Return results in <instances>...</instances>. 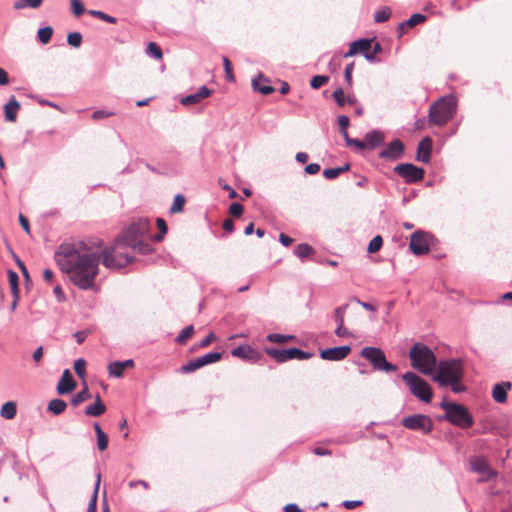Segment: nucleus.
I'll use <instances>...</instances> for the list:
<instances>
[{"label":"nucleus","mask_w":512,"mask_h":512,"mask_svg":"<svg viewBox=\"0 0 512 512\" xmlns=\"http://www.w3.org/2000/svg\"><path fill=\"white\" fill-rule=\"evenodd\" d=\"M440 408L445 411V419L453 425L461 428H469L473 425L474 420L468 409L458 403L443 401Z\"/></svg>","instance_id":"nucleus-7"},{"label":"nucleus","mask_w":512,"mask_h":512,"mask_svg":"<svg viewBox=\"0 0 512 512\" xmlns=\"http://www.w3.org/2000/svg\"><path fill=\"white\" fill-rule=\"evenodd\" d=\"M361 356L368 360L374 369L385 372H394L397 366L388 362L384 352L376 347H364L361 350Z\"/></svg>","instance_id":"nucleus-9"},{"label":"nucleus","mask_w":512,"mask_h":512,"mask_svg":"<svg viewBox=\"0 0 512 512\" xmlns=\"http://www.w3.org/2000/svg\"><path fill=\"white\" fill-rule=\"evenodd\" d=\"M427 234L420 230L411 235L409 248L413 254L420 256L427 254L430 251Z\"/></svg>","instance_id":"nucleus-14"},{"label":"nucleus","mask_w":512,"mask_h":512,"mask_svg":"<svg viewBox=\"0 0 512 512\" xmlns=\"http://www.w3.org/2000/svg\"><path fill=\"white\" fill-rule=\"evenodd\" d=\"M340 175V170L336 168H328L323 171V176L328 179H336Z\"/></svg>","instance_id":"nucleus-55"},{"label":"nucleus","mask_w":512,"mask_h":512,"mask_svg":"<svg viewBox=\"0 0 512 512\" xmlns=\"http://www.w3.org/2000/svg\"><path fill=\"white\" fill-rule=\"evenodd\" d=\"M426 20V16L421 13L413 14L407 21L402 22L398 26L399 36H402L405 31V27H414L420 23H423Z\"/></svg>","instance_id":"nucleus-28"},{"label":"nucleus","mask_w":512,"mask_h":512,"mask_svg":"<svg viewBox=\"0 0 512 512\" xmlns=\"http://www.w3.org/2000/svg\"><path fill=\"white\" fill-rule=\"evenodd\" d=\"M229 212L233 217H240L243 213V206L240 203H232Z\"/></svg>","instance_id":"nucleus-54"},{"label":"nucleus","mask_w":512,"mask_h":512,"mask_svg":"<svg viewBox=\"0 0 512 512\" xmlns=\"http://www.w3.org/2000/svg\"><path fill=\"white\" fill-rule=\"evenodd\" d=\"M283 511L284 512H303L302 509H300L298 507V505L294 504V503H289V504L285 505L283 508Z\"/></svg>","instance_id":"nucleus-64"},{"label":"nucleus","mask_w":512,"mask_h":512,"mask_svg":"<svg viewBox=\"0 0 512 512\" xmlns=\"http://www.w3.org/2000/svg\"><path fill=\"white\" fill-rule=\"evenodd\" d=\"M52 34L53 28L46 26L38 30L37 37L42 44H47L51 40Z\"/></svg>","instance_id":"nucleus-39"},{"label":"nucleus","mask_w":512,"mask_h":512,"mask_svg":"<svg viewBox=\"0 0 512 512\" xmlns=\"http://www.w3.org/2000/svg\"><path fill=\"white\" fill-rule=\"evenodd\" d=\"M117 244H123L142 255L153 252L151 226L146 218L133 221L122 234L116 238Z\"/></svg>","instance_id":"nucleus-2"},{"label":"nucleus","mask_w":512,"mask_h":512,"mask_svg":"<svg viewBox=\"0 0 512 512\" xmlns=\"http://www.w3.org/2000/svg\"><path fill=\"white\" fill-rule=\"evenodd\" d=\"M67 43L74 48L80 47L82 43V35L79 32H70L67 35Z\"/></svg>","instance_id":"nucleus-44"},{"label":"nucleus","mask_w":512,"mask_h":512,"mask_svg":"<svg viewBox=\"0 0 512 512\" xmlns=\"http://www.w3.org/2000/svg\"><path fill=\"white\" fill-rule=\"evenodd\" d=\"M469 463L472 471L484 475L487 479L496 475L487 460L483 457H473L470 459Z\"/></svg>","instance_id":"nucleus-18"},{"label":"nucleus","mask_w":512,"mask_h":512,"mask_svg":"<svg viewBox=\"0 0 512 512\" xmlns=\"http://www.w3.org/2000/svg\"><path fill=\"white\" fill-rule=\"evenodd\" d=\"M157 227L160 230L159 234L152 235V241L160 242L163 240V235L167 233V224L162 218H157Z\"/></svg>","instance_id":"nucleus-42"},{"label":"nucleus","mask_w":512,"mask_h":512,"mask_svg":"<svg viewBox=\"0 0 512 512\" xmlns=\"http://www.w3.org/2000/svg\"><path fill=\"white\" fill-rule=\"evenodd\" d=\"M71 8L73 14L77 17L81 16L85 11L84 5L80 0H71Z\"/></svg>","instance_id":"nucleus-51"},{"label":"nucleus","mask_w":512,"mask_h":512,"mask_svg":"<svg viewBox=\"0 0 512 512\" xmlns=\"http://www.w3.org/2000/svg\"><path fill=\"white\" fill-rule=\"evenodd\" d=\"M216 339V336L214 333H209L201 342L200 347H207L209 346L214 340Z\"/></svg>","instance_id":"nucleus-61"},{"label":"nucleus","mask_w":512,"mask_h":512,"mask_svg":"<svg viewBox=\"0 0 512 512\" xmlns=\"http://www.w3.org/2000/svg\"><path fill=\"white\" fill-rule=\"evenodd\" d=\"M107 369L110 377L121 378L124 374V368L121 361H113L109 363Z\"/></svg>","instance_id":"nucleus-33"},{"label":"nucleus","mask_w":512,"mask_h":512,"mask_svg":"<svg viewBox=\"0 0 512 512\" xmlns=\"http://www.w3.org/2000/svg\"><path fill=\"white\" fill-rule=\"evenodd\" d=\"M394 172L401 176L406 183H416L423 180L425 171L410 163H401L394 167Z\"/></svg>","instance_id":"nucleus-13"},{"label":"nucleus","mask_w":512,"mask_h":512,"mask_svg":"<svg viewBox=\"0 0 512 512\" xmlns=\"http://www.w3.org/2000/svg\"><path fill=\"white\" fill-rule=\"evenodd\" d=\"M347 308H348V305L345 304L343 306L336 308L334 311V318H335V322L337 323V328L335 330V334L338 337H346L349 335L348 330L344 327V315L346 313Z\"/></svg>","instance_id":"nucleus-21"},{"label":"nucleus","mask_w":512,"mask_h":512,"mask_svg":"<svg viewBox=\"0 0 512 512\" xmlns=\"http://www.w3.org/2000/svg\"><path fill=\"white\" fill-rule=\"evenodd\" d=\"M314 253V249L312 246H310L309 244L307 243H301L299 244L295 250H294V254L300 258L301 260H304L306 259L307 257H309L310 255H312Z\"/></svg>","instance_id":"nucleus-31"},{"label":"nucleus","mask_w":512,"mask_h":512,"mask_svg":"<svg viewBox=\"0 0 512 512\" xmlns=\"http://www.w3.org/2000/svg\"><path fill=\"white\" fill-rule=\"evenodd\" d=\"M20 108L19 102L15 99L14 96L10 98L8 103L5 104V119L10 122H14L16 120L17 111Z\"/></svg>","instance_id":"nucleus-27"},{"label":"nucleus","mask_w":512,"mask_h":512,"mask_svg":"<svg viewBox=\"0 0 512 512\" xmlns=\"http://www.w3.org/2000/svg\"><path fill=\"white\" fill-rule=\"evenodd\" d=\"M332 96L340 107H343L346 104V96L342 88L336 89Z\"/></svg>","instance_id":"nucleus-50"},{"label":"nucleus","mask_w":512,"mask_h":512,"mask_svg":"<svg viewBox=\"0 0 512 512\" xmlns=\"http://www.w3.org/2000/svg\"><path fill=\"white\" fill-rule=\"evenodd\" d=\"M89 14L111 24H115L117 22V19L115 17L110 16L99 10H89Z\"/></svg>","instance_id":"nucleus-45"},{"label":"nucleus","mask_w":512,"mask_h":512,"mask_svg":"<svg viewBox=\"0 0 512 512\" xmlns=\"http://www.w3.org/2000/svg\"><path fill=\"white\" fill-rule=\"evenodd\" d=\"M8 277H9V284H10L12 293L13 294H19V289H18L19 277H18V274L16 272L12 271V270H9Z\"/></svg>","instance_id":"nucleus-49"},{"label":"nucleus","mask_w":512,"mask_h":512,"mask_svg":"<svg viewBox=\"0 0 512 512\" xmlns=\"http://www.w3.org/2000/svg\"><path fill=\"white\" fill-rule=\"evenodd\" d=\"M295 338L293 335H284L278 333H270L267 335L266 339L271 343L283 344L288 341H291Z\"/></svg>","instance_id":"nucleus-37"},{"label":"nucleus","mask_w":512,"mask_h":512,"mask_svg":"<svg viewBox=\"0 0 512 512\" xmlns=\"http://www.w3.org/2000/svg\"><path fill=\"white\" fill-rule=\"evenodd\" d=\"M90 398L91 394L88 390L87 385L84 384V388L73 396L71 403L73 406H78L79 404L86 400H89Z\"/></svg>","instance_id":"nucleus-35"},{"label":"nucleus","mask_w":512,"mask_h":512,"mask_svg":"<svg viewBox=\"0 0 512 512\" xmlns=\"http://www.w3.org/2000/svg\"><path fill=\"white\" fill-rule=\"evenodd\" d=\"M329 80V77L326 75H316L310 81V86L313 89H319L324 84H326Z\"/></svg>","instance_id":"nucleus-47"},{"label":"nucleus","mask_w":512,"mask_h":512,"mask_svg":"<svg viewBox=\"0 0 512 512\" xmlns=\"http://www.w3.org/2000/svg\"><path fill=\"white\" fill-rule=\"evenodd\" d=\"M193 333H194V327L192 325H188L180 331V333L176 337L175 341L178 344L183 345L193 335Z\"/></svg>","instance_id":"nucleus-38"},{"label":"nucleus","mask_w":512,"mask_h":512,"mask_svg":"<svg viewBox=\"0 0 512 512\" xmlns=\"http://www.w3.org/2000/svg\"><path fill=\"white\" fill-rule=\"evenodd\" d=\"M231 355L251 362H257L261 358L260 353L250 345H239L233 348Z\"/></svg>","instance_id":"nucleus-17"},{"label":"nucleus","mask_w":512,"mask_h":512,"mask_svg":"<svg viewBox=\"0 0 512 512\" xmlns=\"http://www.w3.org/2000/svg\"><path fill=\"white\" fill-rule=\"evenodd\" d=\"M75 373L80 377L84 378L86 375V361L82 358L77 359L74 362Z\"/></svg>","instance_id":"nucleus-48"},{"label":"nucleus","mask_w":512,"mask_h":512,"mask_svg":"<svg viewBox=\"0 0 512 512\" xmlns=\"http://www.w3.org/2000/svg\"><path fill=\"white\" fill-rule=\"evenodd\" d=\"M96 478H97V480H96L95 488H94L93 494L90 498L87 512H96V509H97V497H98V490H99L100 478H101V474L99 472L97 473Z\"/></svg>","instance_id":"nucleus-32"},{"label":"nucleus","mask_w":512,"mask_h":512,"mask_svg":"<svg viewBox=\"0 0 512 512\" xmlns=\"http://www.w3.org/2000/svg\"><path fill=\"white\" fill-rule=\"evenodd\" d=\"M433 141L429 136L424 137L418 144L416 159L425 164L431 160Z\"/></svg>","instance_id":"nucleus-19"},{"label":"nucleus","mask_w":512,"mask_h":512,"mask_svg":"<svg viewBox=\"0 0 512 512\" xmlns=\"http://www.w3.org/2000/svg\"><path fill=\"white\" fill-rule=\"evenodd\" d=\"M320 171V165L317 163H310L305 167V172L309 175L317 174Z\"/></svg>","instance_id":"nucleus-58"},{"label":"nucleus","mask_w":512,"mask_h":512,"mask_svg":"<svg viewBox=\"0 0 512 512\" xmlns=\"http://www.w3.org/2000/svg\"><path fill=\"white\" fill-rule=\"evenodd\" d=\"M106 411V406L101 401L100 395L97 394L95 402L87 406L85 414L92 417H99Z\"/></svg>","instance_id":"nucleus-26"},{"label":"nucleus","mask_w":512,"mask_h":512,"mask_svg":"<svg viewBox=\"0 0 512 512\" xmlns=\"http://www.w3.org/2000/svg\"><path fill=\"white\" fill-rule=\"evenodd\" d=\"M354 70V63H350L345 68V80L349 85H352V73Z\"/></svg>","instance_id":"nucleus-57"},{"label":"nucleus","mask_w":512,"mask_h":512,"mask_svg":"<svg viewBox=\"0 0 512 512\" xmlns=\"http://www.w3.org/2000/svg\"><path fill=\"white\" fill-rule=\"evenodd\" d=\"M252 87L255 91L268 95L274 91L273 87L268 84H261L258 79L252 80Z\"/></svg>","instance_id":"nucleus-41"},{"label":"nucleus","mask_w":512,"mask_h":512,"mask_svg":"<svg viewBox=\"0 0 512 512\" xmlns=\"http://www.w3.org/2000/svg\"><path fill=\"white\" fill-rule=\"evenodd\" d=\"M97 446L100 451H104L108 446V436L106 433L97 435Z\"/></svg>","instance_id":"nucleus-53"},{"label":"nucleus","mask_w":512,"mask_h":512,"mask_svg":"<svg viewBox=\"0 0 512 512\" xmlns=\"http://www.w3.org/2000/svg\"><path fill=\"white\" fill-rule=\"evenodd\" d=\"M371 40L369 39H358L352 42L349 46V50L344 54L345 58L352 57L357 53H366L371 48Z\"/></svg>","instance_id":"nucleus-23"},{"label":"nucleus","mask_w":512,"mask_h":512,"mask_svg":"<svg viewBox=\"0 0 512 512\" xmlns=\"http://www.w3.org/2000/svg\"><path fill=\"white\" fill-rule=\"evenodd\" d=\"M265 353L279 363H284L291 359L305 360L313 356V353L296 347L289 349L266 348Z\"/></svg>","instance_id":"nucleus-10"},{"label":"nucleus","mask_w":512,"mask_h":512,"mask_svg":"<svg viewBox=\"0 0 512 512\" xmlns=\"http://www.w3.org/2000/svg\"><path fill=\"white\" fill-rule=\"evenodd\" d=\"M222 353L220 352H209L202 356L196 357L180 368V372L184 374L192 373L206 365L214 364L220 361Z\"/></svg>","instance_id":"nucleus-12"},{"label":"nucleus","mask_w":512,"mask_h":512,"mask_svg":"<svg viewBox=\"0 0 512 512\" xmlns=\"http://www.w3.org/2000/svg\"><path fill=\"white\" fill-rule=\"evenodd\" d=\"M349 146H355L358 150H363L366 148L365 141L353 138L352 141H349Z\"/></svg>","instance_id":"nucleus-63"},{"label":"nucleus","mask_w":512,"mask_h":512,"mask_svg":"<svg viewBox=\"0 0 512 512\" xmlns=\"http://www.w3.org/2000/svg\"><path fill=\"white\" fill-rule=\"evenodd\" d=\"M349 118L345 115H341L338 117V125H339V128L340 130H347L348 126H349Z\"/></svg>","instance_id":"nucleus-59"},{"label":"nucleus","mask_w":512,"mask_h":512,"mask_svg":"<svg viewBox=\"0 0 512 512\" xmlns=\"http://www.w3.org/2000/svg\"><path fill=\"white\" fill-rule=\"evenodd\" d=\"M146 53L148 56L153 57L155 59H161L163 56L161 48L154 42H149Z\"/></svg>","instance_id":"nucleus-43"},{"label":"nucleus","mask_w":512,"mask_h":512,"mask_svg":"<svg viewBox=\"0 0 512 512\" xmlns=\"http://www.w3.org/2000/svg\"><path fill=\"white\" fill-rule=\"evenodd\" d=\"M43 0H18L14 3L13 8L15 10H21L24 8L36 9L41 6Z\"/></svg>","instance_id":"nucleus-36"},{"label":"nucleus","mask_w":512,"mask_h":512,"mask_svg":"<svg viewBox=\"0 0 512 512\" xmlns=\"http://www.w3.org/2000/svg\"><path fill=\"white\" fill-rule=\"evenodd\" d=\"M404 149V144L399 139H395L391 141L388 146L379 153V157L395 161L402 157Z\"/></svg>","instance_id":"nucleus-15"},{"label":"nucleus","mask_w":512,"mask_h":512,"mask_svg":"<svg viewBox=\"0 0 512 512\" xmlns=\"http://www.w3.org/2000/svg\"><path fill=\"white\" fill-rule=\"evenodd\" d=\"M67 404L64 400L55 398L52 399L48 404V411L54 415H60L65 411Z\"/></svg>","instance_id":"nucleus-30"},{"label":"nucleus","mask_w":512,"mask_h":512,"mask_svg":"<svg viewBox=\"0 0 512 512\" xmlns=\"http://www.w3.org/2000/svg\"><path fill=\"white\" fill-rule=\"evenodd\" d=\"M401 378L415 397L425 403L431 402L433 392L430 385L424 379L411 371L402 374Z\"/></svg>","instance_id":"nucleus-8"},{"label":"nucleus","mask_w":512,"mask_h":512,"mask_svg":"<svg viewBox=\"0 0 512 512\" xmlns=\"http://www.w3.org/2000/svg\"><path fill=\"white\" fill-rule=\"evenodd\" d=\"M401 424L409 430L419 431L422 434H429L433 429V421L424 414H413L404 417L401 420Z\"/></svg>","instance_id":"nucleus-11"},{"label":"nucleus","mask_w":512,"mask_h":512,"mask_svg":"<svg viewBox=\"0 0 512 512\" xmlns=\"http://www.w3.org/2000/svg\"><path fill=\"white\" fill-rule=\"evenodd\" d=\"M384 142V134L380 131L373 130L365 135L366 148L375 149Z\"/></svg>","instance_id":"nucleus-25"},{"label":"nucleus","mask_w":512,"mask_h":512,"mask_svg":"<svg viewBox=\"0 0 512 512\" xmlns=\"http://www.w3.org/2000/svg\"><path fill=\"white\" fill-rule=\"evenodd\" d=\"M409 358L414 369L424 375L433 376L437 367V358L427 345L415 343L409 352Z\"/></svg>","instance_id":"nucleus-4"},{"label":"nucleus","mask_w":512,"mask_h":512,"mask_svg":"<svg viewBox=\"0 0 512 512\" xmlns=\"http://www.w3.org/2000/svg\"><path fill=\"white\" fill-rule=\"evenodd\" d=\"M123 247L125 246L123 244H117V239H115L112 246L99 249L101 261L106 268L121 269L134 261L133 256L120 251Z\"/></svg>","instance_id":"nucleus-6"},{"label":"nucleus","mask_w":512,"mask_h":512,"mask_svg":"<svg viewBox=\"0 0 512 512\" xmlns=\"http://www.w3.org/2000/svg\"><path fill=\"white\" fill-rule=\"evenodd\" d=\"M512 384L508 381L495 384L492 390V397L497 403H504L507 400V391L510 390Z\"/></svg>","instance_id":"nucleus-24"},{"label":"nucleus","mask_w":512,"mask_h":512,"mask_svg":"<svg viewBox=\"0 0 512 512\" xmlns=\"http://www.w3.org/2000/svg\"><path fill=\"white\" fill-rule=\"evenodd\" d=\"M463 375L462 363L458 359L440 361L431 378L442 386L449 382H460Z\"/></svg>","instance_id":"nucleus-5"},{"label":"nucleus","mask_w":512,"mask_h":512,"mask_svg":"<svg viewBox=\"0 0 512 512\" xmlns=\"http://www.w3.org/2000/svg\"><path fill=\"white\" fill-rule=\"evenodd\" d=\"M392 15V11L388 7H384L382 9H379L374 14V21L376 23H383L387 21Z\"/></svg>","instance_id":"nucleus-40"},{"label":"nucleus","mask_w":512,"mask_h":512,"mask_svg":"<svg viewBox=\"0 0 512 512\" xmlns=\"http://www.w3.org/2000/svg\"><path fill=\"white\" fill-rule=\"evenodd\" d=\"M313 453L317 456H330L332 455L331 450L323 448V447H315L313 449Z\"/></svg>","instance_id":"nucleus-62"},{"label":"nucleus","mask_w":512,"mask_h":512,"mask_svg":"<svg viewBox=\"0 0 512 512\" xmlns=\"http://www.w3.org/2000/svg\"><path fill=\"white\" fill-rule=\"evenodd\" d=\"M457 98L454 94L440 97L432 103L428 110L430 125L442 127L451 120L457 112Z\"/></svg>","instance_id":"nucleus-3"},{"label":"nucleus","mask_w":512,"mask_h":512,"mask_svg":"<svg viewBox=\"0 0 512 512\" xmlns=\"http://www.w3.org/2000/svg\"><path fill=\"white\" fill-rule=\"evenodd\" d=\"M362 501L361 500H345L342 505L346 508V509H353L355 507H358L360 505H362Z\"/></svg>","instance_id":"nucleus-60"},{"label":"nucleus","mask_w":512,"mask_h":512,"mask_svg":"<svg viewBox=\"0 0 512 512\" xmlns=\"http://www.w3.org/2000/svg\"><path fill=\"white\" fill-rule=\"evenodd\" d=\"M211 95V90L208 89L205 85L200 87L199 90L195 93L189 94L181 99V104L183 105H193L197 104L205 98H208Z\"/></svg>","instance_id":"nucleus-22"},{"label":"nucleus","mask_w":512,"mask_h":512,"mask_svg":"<svg viewBox=\"0 0 512 512\" xmlns=\"http://www.w3.org/2000/svg\"><path fill=\"white\" fill-rule=\"evenodd\" d=\"M76 388V382L72 377L70 370L65 369L60 378L56 390L58 394L65 395L72 392Z\"/></svg>","instance_id":"nucleus-20"},{"label":"nucleus","mask_w":512,"mask_h":512,"mask_svg":"<svg viewBox=\"0 0 512 512\" xmlns=\"http://www.w3.org/2000/svg\"><path fill=\"white\" fill-rule=\"evenodd\" d=\"M351 351L350 346H338L320 351V357L328 361H340L345 359Z\"/></svg>","instance_id":"nucleus-16"},{"label":"nucleus","mask_w":512,"mask_h":512,"mask_svg":"<svg viewBox=\"0 0 512 512\" xmlns=\"http://www.w3.org/2000/svg\"><path fill=\"white\" fill-rule=\"evenodd\" d=\"M223 66H224L225 73H226V79L229 82H233L235 80V77H234V74L232 71L231 63H230L229 59L225 56L223 57Z\"/></svg>","instance_id":"nucleus-52"},{"label":"nucleus","mask_w":512,"mask_h":512,"mask_svg":"<svg viewBox=\"0 0 512 512\" xmlns=\"http://www.w3.org/2000/svg\"><path fill=\"white\" fill-rule=\"evenodd\" d=\"M113 115H114V113L110 112V111L96 110V111L93 112L92 118L94 120H101V119L108 118V117L113 116Z\"/></svg>","instance_id":"nucleus-56"},{"label":"nucleus","mask_w":512,"mask_h":512,"mask_svg":"<svg viewBox=\"0 0 512 512\" xmlns=\"http://www.w3.org/2000/svg\"><path fill=\"white\" fill-rule=\"evenodd\" d=\"M186 203V199L182 194H177L174 197L173 203L169 209L171 214L180 213L184 209V205Z\"/></svg>","instance_id":"nucleus-34"},{"label":"nucleus","mask_w":512,"mask_h":512,"mask_svg":"<svg viewBox=\"0 0 512 512\" xmlns=\"http://www.w3.org/2000/svg\"><path fill=\"white\" fill-rule=\"evenodd\" d=\"M382 244V237L380 235H377L369 242L367 250L369 253H376L381 249Z\"/></svg>","instance_id":"nucleus-46"},{"label":"nucleus","mask_w":512,"mask_h":512,"mask_svg":"<svg viewBox=\"0 0 512 512\" xmlns=\"http://www.w3.org/2000/svg\"><path fill=\"white\" fill-rule=\"evenodd\" d=\"M17 413V406L16 403L13 401L6 402L3 404L0 410L1 417L11 420L16 416Z\"/></svg>","instance_id":"nucleus-29"},{"label":"nucleus","mask_w":512,"mask_h":512,"mask_svg":"<svg viewBox=\"0 0 512 512\" xmlns=\"http://www.w3.org/2000/svg\"><path fill=\"white\" fill-rule=\"evenodd\" d=\"M60 270L81 290H93L99 274L101 253L84 242L66 243L55 252Z\"/></svg>","instance_id":"nucleus-1"}]
</instances>
